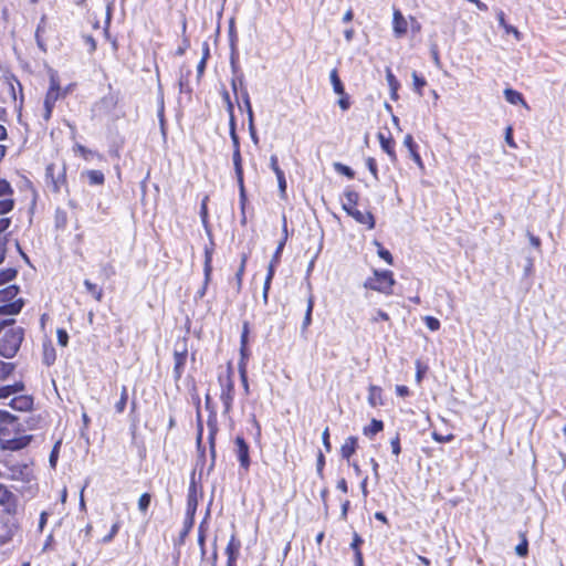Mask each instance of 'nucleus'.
Segmentation results:
<instances>
[{
	"instance_id": "nucleus-1",
	"label": "nucleus",
	"mask_w": 566,
	"mask_h": 566,
	"mask_svg": "<svg viewBox=\"0 0 566 566\" xmlns=\"http://www.w3.org/2000/svg\"><path fill=\"white\" fill-rule=\"evenodd\" d=\"M18 292H19V289L15 285H10L3 290H0V303H2V305H0V317L2 315H17L20 313L24 303H23L22 298L14 300ZM13 323H14V319H12V318H9V319L0 318V332L4 327L12 325Z\"/></svg>"
},
{
	"instance_id": "nucleus-2",
	"label": "nucleus",
	"mask_w": 566,
	"mask_h": 566,
	"mask_svg": "<svg viewBox=\"0 0 566 566\" xmlns=\"http://www.w3.org/2000/svg\"><path fill=\"white\" fill-rule=\"evenodd\" d=\"M23 336L24 331L22 327H12L7 331L0 339V355L4 358H12L18 353Z\"/></svg>"
},
{
	"instance_id": "nucleus-3",
	"label": "nucleus",
	"mask_w": 566,
	"mask_h": 566,
	"mask_svg": "<svg viewBox=\"0 0 566 566\" xmlns=\"http://www.w3.org/2000/svg\"><path fill=\"white\" fill-rule=\"evenodd\" d=\"M69 91H70V86L65 90L61 88L59 77L55 73H52L50 75V87H49L45 98H44L43 118L45 120L50 119L55 103L60 98L64 97L69 93Z\"/></svg>"
},
{
	"instance_id": "nucleus-4",
	"label": "nucleus",
	"mask_w": 566,
	"mask_h": 566,
	"mask_svg": "<svg viewBox=\"0 0 566 566\" xmlns=\"http://www.w3.org/2000/svg\"><path fill=\"white\" fill-rule=\"evenodd\" d=\"M218 381L221 387L220 400L223 403V413L228 415L232 408L234 398V382L231 370L228 369L224 374H220L218 376Z\"/></svg>"
},
{
	"instance_id": "nucleus-5",
	"label": "nucleus",
	"mask_w": 566,
	"mask_h": 566,
	"mask_svg": "<svg viewBox=\"0 0 566 566\" xmlns=\"http://www.w3.org/2000/svg\"><path fill=\"white\" fill-rule=\"evenodd\" d=\"M395 284V280L392 277V272L390 271H375L374 276L369 277L365 282V287L389 294L391 293L392 286Z\"/></svg>"
},
{
	"instance_id": "nucleus-6",
	"label": "nucleus",
	"mask_w": 566,
	"mask_h": 566,
	"mask_svg": "<svg viewBox=\"0 0 566 566\" xmlns=\"http://www.w3.org/2000/svg\"><path fill=\"white\" fill-rule=\"evenodd\" d=\"M232 159H233L235 176H237V180H238V185H239V189H240V203H241V210H242L241 222L244 224L245 220H247L245 214H244L247 196H245V188H244V184H243L242 158H241V154H240L239 144H234Z\"/></svg>"
},
{
	"instance_id": "nucleus-7",
	"label": "nucleus",
	"mask_w": 566,
	"mask_h": 566,
	"mask_svg": "<svg viewBox=\"0 0 566 566\" xmlns=\"http://www.w3.org/2000/svg\"><path fill=\"white\" fill-rule=\"evenodd\" d=\"M187 355V342L182 338L176 343L174 350V378L176 381H178L184 374Z\"/></svg>"
},
{
	"instance_id": "nucleus-8",
	"label": "nucleus",
	"mask_w": 566,
	"mask_h": 566,
	"mask_svg": "<svg viewBox=\"0 0 566 566\" xmlns=\"http://www.w3.org/2000/svg\"><path fill=\"white\" fill-rule=\"evenodd\" d=\"M0 505L4 506L8 514L14 515L18 511L17 496L0 483Z\"/></svg>"
},
{
	"instance_id": "nucleus-9",
	"label": "nucleus",
	"mask_w": 566,
	"mask_h": 566,
	"mask_svg": "<svg viewBox=\"0 0 566 566\" xmlns=\"http://www.w3.org/2000/svg\"><path fill=\"white\" fill-rule=\"evenodd\" d=\"M235 453L240 461V465L248 470L250 467L249 446L242 437L235 438Z\"/></svg>"
},
{
	"instance_id": "nucleus-10",
	"label": "nucleus",
	"mask_w": 566,
	"mask_h": 566,
	"mask_svg": "<svg viewBox=\"0 0 566 566\" xmlns=\"http://www.w3.org/2000/svg\"><path fill=\"white\" fill-rule=\"evenodd\" d=\"M392 29L397 39L402 38L408 31V21L399 10H394Z\"/></svg>"
},
{
	"instance_id": "nucleus-11",
	"label": "nucleus",
	"mask_w": 566,
	"mask_h": 566,
	"mask_svg": "<svg viewBox=\"0 0 566 566\" xmlns=\"http://www.w3.org/2000/svg\"><path fill=\"white\" fill-rule=\"evenodd\" d=\"M30 441V436H22L13 439H1V448L3 450L17 451L27 447Z\"/></svg>"
},
{
	"instance_id": "nucleus-12",
	"label": "nucleus",
	"mask_w": 566,
	"mask_h": 566,
	"mask_svg": "<svg viewBox=\"0 0 566 566\" xmlns=\"http://www.w3.org/2000/svg\"><path fill=\"white\" fill-rule=\"evenodd\" d=\"M346 212L350 217H353L358 223L366 224L368 227V229L375 228V219L370 212H368V211L363 212V211L358 210L357 208L350 209Z\"/></svg>"
},
{
	"instance_id": "nucleus-13",
	"label": "nucleus",
	"mask_w": 566,
	"mask_h": 566,
	"mask_svg": "<svg viewBox=\"0 0 566 566\" xmlns=\"http://www.w3.org/2000/svg\"><path fill=\"white\" fill-rule=\"evenodd\" d=\"M240 541H238L235 536L232 535L226 548V554L228 556L227 564H237V559L240 554Z\"/></svg>"
},
{
	"instance_id": "nucleus-14",
	"label": "nucleus",
	"mask_w": 566,
	"mask_h": 566,
	"mask_svg": "<svg viewBox=\"0 0 566 566\" xmlns=\"http://www.w3.org/2000/svg\"><path fill=\"white\" fill-rule=\"evenodd\" d=\"M33 400L30 396L21 395L11 399L9 406L19 411H28L32 408Z\"/></svg>"
},
{
	"instance_id": "nucleus-15",
	"label": "nucleus",
	"mask_w": 566,
	"mask_h": 566,
	"mask_svg": "<svg viewBox=\"0 0 566 566\" xmlns=\"http://www.w3.org/2000/svg\"><path fill=\"white\" fill-rule=\"evenodd\" d=\"M358 193L354 190H346L344 192V199L342 201L345 211L356 208L358 202Z\"/></svg>"
},
{
	"instance_id": "nucleus-16",
	"label": "nucleus",
	"mask_w": 566,
	"mask_h": 566,
	"mask_svg": "<svg viewBox=\"0 0 566 566\" xmlns=\"http://www.w3.org/2000/svg\"><path fill=\"white\" fill-rule=\"evenodd\" d=\"M357 438L348 437L340 448V453L344 459H349L356 451Z\"/></svg>"
},
{
	"instance_id": "nucleus-17",
	"label": "nucleus",
	"mask_w": 566,
	"mask_h": 566,
	"mask_svg": "<svg viewBox=\"0 0 566 566\" xmlns=\"http://www.w3.org/2000/svg\"><path fill=\"white\" fill-rule=\"evenodd\" d=\"M24 390V385L21 381H18L13 385L2 386L0 387V399L9 398L10 396L21 392Z\"/></svg>"
},
{
	"instance_id": "nucleus-18",
	"label": "nucleus",
	"mask_w": 566,
	"mask_h": 566,
	"mask_svg": "<svg viewBox=\"0 0 566 566\" xmlns=\"http://www.w3.org/2000/svg\"><path fill=\"white\" fill-rule=\"evenodd\" d=\"M276 266H277V263L270 262L269 268H268V274H266V277L264 281V285H263V301L265 304L268 303L269 291H270L271 282L274 276Z\"/></svg>"
},
{
	"instance_id": "nucleus-19",
	"label": "nucleus",
	"mask_w": 566,
	"mask_h": 566,
	"mask_svg": "<svg viewBox=\"0 0 566 566\" xmlns=\"http://www.w3.org/2000/svg\"><path fill=\"white\" fill-rule=\"evenodd\" d=\"M504 96H505V99L510 104H513V105L522 104V105L526 106V103H525L522 94L515 90H512V88L504 90Z\"/></svg>"
},
{
	"instance_id": "nucleus-20",
	"label": "nucleus",
	"mask_w": 566,
	"mask_h": 566,
	"mask_svg": "<svg viewBox=\"0 0 566 566\" xmlns=\"http://www.w3.org/2000/svg\"><path fill=\"white\" fill-rule=\"evenodd\" d=\"M497 20L500 25L505 30L506 33H512L517 41L521 40V32L513 25H510L505 22L504 12L500 11L497 13Z\"/></svg>"
},
{
	"instance_id": "nucleus-21",
	"label": "nucleus",
	"mask_w": 566,
	"mask_h": 566,
	"mask_svg": "<svg viewBox=\"0 0 566 566\" xmlns=\"http://www.w3.org/2000/svg\"><path fill=\"white\" fill-rule=\"evenodd\" d=\"M331 83L333 85V90L338 95H345V88L344 85L338 76L337 70H332L329 74Z\"/></svg>"
},
{
	"instance_id": "nucleus-22",
	"label": "nucleus",
	"mask_w": 566,
	"mask_h": 566,
	"mask_svg": "<svg viewBox=\"0 0 566 566\" xmlns=\"http://www.w3.org/2000/svg\"><path fill=\"white\" fill-rule=\"evenodd\" d=\"M368 401L373 407L381 403V389L377 386L369 387Z\"/></svg>"
},
{
	"instance_id": "nucleus-23",
	"label": "nucleus",
	"mask_w": 566,
	"mask_h": 566,
	"mask_svg": "<svg viewBox=\"0 0 566 566\" xmlns=\"http://www.w3.org/2000/svg\"><path fill=\"white\" fill-rule=\"evenodd\" d=\"M84 286L88 293L93 295V297L101 302L103 298V291L96 284L92 283L90 280L84 281Z\"/></svg>"
},
{
	"instance_id": "nucleus-24",
	"label": "nucleus",
	"mask_w": 566,
	"mask_h": 566,
	"mask_svg": "<svg viewBox=\"0 0 566 566\" xmlns=\"http://www.w3.org/2000/svg\"><path fill=\"white\" fill-rule=\"evenodd\" d=\"M86 177L88 179L90 185H103L104 184V174L99 170H88L86 171Z\"/></svg>"
},
{
	"instance_id": "nucleus-25",
	"label": "nucleus",
	"mask_w": 566,
	"mask_h": 566,
	"mask_svg": "<svg viewBox=\"0 0 566 566\" xmlns=\"http://www.w3.org/2000/svg\"><path fill=\"white\" fill-rule=\"evenodd\" d=\"M384 429V423L380 420L373 419L370 424L364 429L366 436H374Z\"/></svg>"
},
{
	"instance_id": "nucleus-26",
	"label": "nucleus",
	"mask_w": 566,
	"mask_h": 566,
	"mask_svg": "<svg viewBox=\"0 0 566 566\" xmlns=\"http://www.w3.org/2000/svg\"><path fill=\"white\" fill-rule=\"evenodd\" d=\"M127 399H128L127 387L123 386L122 387V392H120V398L118 399V401L115 405V409H116V411L118 413H122L125 410L126 403H127Z\"/></svg>"
},
{
	"instance_id": "nucleus-27",
	"label": "nucleus",
	"mask_w": 566,
	"mask_h": 566,
	"mask_svg": "<svg viewBox=\"0 0 566 566\" xmlns=\"http://www.w3.org/2000/svg\"><path fill=\"white\" fill-rule=\"evenodd\" d=\"M314 307V297L311 295L307 301V308L303 321V329H306L312 323V312Z\"/></svg>"
},
{
	"instance_id": "nucleus-28",
	"label": "nucleus",
	"mask_w": 566,
	"mask_h": 566,
	"mask_svg": "<svg viewBox=\"0 0 566 566\" xmlns=\"http://www.w3.org/2000/svg\"><path fill=\"white\" fill-rule=\"evenodd\" d=\"M223 98H224V101H226V102H227V104H228V111H229L230 116H231V130H230V133H231V137H232V140H233V142H238V137H237V135H235L234 127H233V104H232V103H231V101H230V96H229V93H228V92H224V94H223Z\"/></svg>"
},
{
	"instance_id": "nucleus-29",
	"label": "nucleus",
	"mask_w": 566,
	"mask_h": 566,
	"mask_svg": "<svg viewBox=\"0 0 566 566\" xmlns=\"http://www.w3.org/2000/svg\"><path fill=\"white\" fill-rule=\"evenodd\" d=\"M386 80L388 82V85L391 90L392 95L395 96L397 93V90L399 87V82L396 78V76L392 74L390 69H386Z\"/></svg>"
},
{
	"instance_id": "nucleus-30",
	"label": "nucleus",
	"mask_w": 566,
	"mask_h": 566,
	"mask_svg": "<svg viewBox=\"0 0 566 566\" xmlns=\"http://www.w3.org/2000/svg\"><path fill=\"white\" fill-rule=\"evenodd\" d=\"M241 98H242L243 106H244V108L248 112L249 119H250V123H251L252 122L253 112H252V106H251V103H250V97H249V93H248L247 88L242 90Z\"/></svg>"
},
{
	"instance_id": "nucleus-31",
	"label": "nucleus",
	"mask_w": 566,
	"mask_h": 566,
	"mask_svg": "<svg viewBox=\"0 0 566 566\" xmlns=\"http://www.w3.org/2000/svg\"><path fill=\"white\" fill-rule=\"evenodd\" d=\"M13 370L14 365L12 363H4L0 360V379H6Z\"/></svg>"
},
{
	"instance_id": "nucleus-32",
	"label": "nucleus",
	"mask_w": 566,
	"mask_h": 566,
	"mask_svg": "<svg viewBox=\"0 0 566 566\" xmlns=\"http://www.w3.org/2000/svg\"><path fill=\"white\" fill-rule=\"evenodd\" d=\"M17 275V270L9 268L0 272V285L13 280Z\"/></svg>"
},
{
	"instance_id": "nucleus-33",
	"label": "nucleus",
	"mask_w": 566,
	"mask_h": 566,
	"mask_svg": "<svg viewBox=\"0 0 566 566\" xmlns=\"http://www.w3.org/2000/svg\"><path fill=\"white\" fill-rule=\"evenodd\" d=\"M75 153L83 156L86 160H93L94 157H98V155H95L93 151L88 150L86 147H84L83 145H77L75 148H74Z\"/></svg>"
},
{
	"instance_id": "nucleus-34",
	"label": "nucleus",
	"mask_w": 566,
	"mask_h": 566,
	"mask_svg": "<svg viewBox=\"0 0 566 566\" xmlns=\"http://www.w3.org/2000/svg\"><path fill=\"white\" fill-rule=\"evenodd\" d=\"M211 261H212V253H211V251L206 250V260H205L206 283L209 281L210 275H211V271H212Z\"/></svg>"
},
{
	"instance_id": "nucleus-35",
	"label": "nucleus",
	"mask_w": 566,
	"mask_h": 566,
	"mask_svg": "<svg viewBox=\"0 0 566 566\" xmlns=\"http://www.w3.org/2000/svg\"><path fill=\"white\" fill-rule=\"evenodd\" d=\"M44 363L50 366L55 360V350L52 346H44V355H43Z\"/></svg>"
},
{
	"instance_id": "nucleus-36",
	"label": "nucleus",
	"mask_w": 566,
	"mask_h": 566,
	"mask_svg": "<svg viewBox=\"0 0 566 566\" xmlns=\"http://www.w3.org/2000/svg\"><path fill=\"white\" fill-rule=\"evenodd\" d=\"M375 245L378 248V255L385 260L388 264H392V255L391 253L384 249L382 245L378 242V241H375Z\"/></svg>"
},
{
	"instance_id": "nucleus-37",
	"label": "nucleus",
	"mask_w": 566,
	"mask_h": 566,
	"mask_svg": "<svg viewBox=\"0 0 566 566\" xmlns=\"http://www.w3.org/2000/svg\"><path fill=\"white\" fill-rule=\"evenodd\" d=\"M54 169H55V166L53 164L49 165L46 167V178H50L52 180V184H53V188L55 191H57L60 189V177H57L55 179L54 177Z\"/></svg>"
},
{
	"instance_id": "nucleus-38",
	"label": "nucleus",
	"mask_w": 566,
	"mask_h": 566,
	"mask_svg": "<svg viewBox=\"0 0 566 566\" xmlns=\"http://www.w3.org/2000/svg\"><path fill=\"white\" fill-rule=\"evenodd\" d=\"M248 334H249V325L248 323H244L243 325V331H242V334H241V354H242V360L244 359L245 357V348H247V343H248Z\"/></svg>"
},
{
	"instance_id": "nucleus-39",
	"label": "nucleus",
	"mask_w": 566,
	"mask_h": 566,
	"mask_svg": "<svg viewBox=\"0 0 566 566\" xmlns=\"http://www.w3.org/2000/svg\"><path fill=\"white\" fill-rule=\"evenodd\" d=\"M239 370H240V378H241V381H242V386H243L244 392L249 394V384H248V377H247V369H245V364L243 361L240 363Z\"/></svg>"
},
{
	"instance_id": "nucleus-40",
	"label": "nucleus",
	"mask_w": 566,
	"mask_h": 566,
	"mask_svg": "<svg viewBox=\"0 0 566 566\" xmlns=\"http://www.w3.org/2000/svg\"><path fill=\"white\" fill-rule=\"evenodd\" d=\"M416 144H411V143H408V144H405V147H406V150L407 153L413 158V160L419 165V166H422L421 164V159H420V156L419 154L417 153L416 150Z\"/></svg>"
},
{
	"instance_id": "nucleus-41",
	"label": "nucleus",
	"mask_w": 566,
	"mask_h": 566,
	"mask_svg": "<svg viewBox=\"0 0 566 566\" xmlns=\"http://www.w3.org/2000/svg\"><path fill=\"white\" fill-rule=\"evenodd\" d=\"M149 504H150V494H148V493L142 494V496L138 500V509L142 512H146Z\"/></svg>"
},
{
	"instance_id": "nucleus-42",
	"label": "nucleus",
	"mask_w": 566,
	"mask_h": 566,
	"mask_svg": "<svg viewBox=\"0 0 566 566\" xmlns=\"http://www.w3.org/2000/svg\"><path fill=\"white\" fill-rule=\"evenodd\" d=\"M424 323L427 325V327L434 332V331H438L440 328V322L439 319H437L436 317L433 316H426L424 317Z\"/></svg>"
},
{
	"instance_id": "nucleus-43",
	"label": "nucleus",
	"mask_w": 566,
	"mask_h": 566,
	"mask_svg": "<svg viewBox=\"0 0 566 566\" xmlns=\"http://www.w3.org/2000/svg\"><path fill=\"white\" fill-rule=\"evenodd\" d=\"M231 87H232V90H233V92H234V94H235V95L238 94V90H239V88H240V93H241V92H242V90H243V88H245V87H244V82H243V76H242V75H240V76H238V77H235V78H232V81H231Z\"/></svg>"
},
{
	"instance_id": "nucleus-44",
	"label": "nucleus",
	"mask_w": 566,
	"mask_h": 566,
	"mask_svg": "<svg viewBox=\"0 0 566 566\" xmlns=\"http://www.w3.org/2000/svg\"><path fill=\"white\" fill-rule=\"evenodd\" d=\"M13 208V200L12 199H3L0 200V214H6L9 211H11Z\"/></svg>"
},
{
	"instance_id": "nucleus-45",
	"label": "nucleus",
	"mask_w": 566,
	"mask_h": 566,
	"mask_svg": "<svg viewBox=\"0 0 566 566\" xmlns=\"http://www.w3.org/2000/svg\"><path fill=\"white\" fill-rule=\"evenodd\" d=\"M276 178H277L281 195L284 196L285 189H286V180L284 177V172L281 169H276Z\"/></svg>"
},
{
	"instance_id": "nucleus-46",
	"label": "nucleus",
	"mask_w": 566,
	"mask_h": 566,
	"mask_svg": "<svg viewBox=\"0 0 566 566\" xmlns=\"http://www.w3.org/2000/svg\"><path fill=\"white\" fill-rule=\"evenodd\" d=\"M12 195V188L10 184L4 180L0 179V197L11 196Z\"/></svg>"
},
{
	"instance_id": "nucleus-47",
	"label": "nucleus",
	"mask_w": 566,
	"mask_h": 566,
	"mask_svg": "<svg viewBox=\"0 0 566 566\" xmlns=\"http://www.w3.org/2000/svg\"><path fill=\"white\" fill-rule=\"evenodd\" d=\"M412 80L416 91L421 95V88L426 85V80L420 77L416 72L412 73Z\"/></svg>"
},
{
	"instance_id": "nucleus-48",
	"label": "nucleus",
	"mask_w": 566,
	"mask_h": 566,
	"mask_svg": "<svg viewBox=\"0 0 566 566\" xmlns=\"http://www.w3.org/2000/svg\"><path fill=\"white\" fill-rule=\"evenodd\" d=\"M17 418L8 411L0 410V422L11 424L14 423Z\"/></svg>"
},
{
	"instance_id": "nucleus-49",
	"label": "nucleus",
	"mask_w": 566,
	"mask_h": 566,
	"mask_svg": "<svg viewBox=\"0 0 566 566\" xmlns=\"http://www.w3.org/2000/svg\"><path fill=\"white\" fill-rule=\"evenodd\" d=\"M334 167H335L336 171L346 175L348 178L354 177V171L349 167H347L340 163H336L334 165Z\"/></svg>"
},
{
	"instance_id": "nucleus-50",
	"label": "nucleus",
	"mask_w": 566,
	"mask_h": 566,
	"mask_svg": "<svg viewBox=\"0 0 566 566\" xmlns=\"http://www.w3.org/2000/svg\"><path fill=\"white\" fill-rule=\"evenodd\" d=\"M284 245H285V239L281 240V242L279 243L273 256H272V260L271 262H274V263H280V259H281V254H282V251L284 249Z\"/></svg>"
},
{
	"instance_id": "nucleus-51",
	"label": "nucleus",
	"mask_w": 566,
	"mask_h": 566,
	"mask_svg": "<svg viewBox=\"0 0 566 566\" xmlns=\"http://www.w3.org/2000/svg\"><path fill=\"white\" fill-rule=\"evenodd\" d=\"M515 552L521 557H524L527 555V541H526L525 536H523L522 543H520L516 546Z\"/></svg>"
},
{
	"instance_id": "nucleus-52",
	"label": "nucleus",
	"mask_w": 566,
	"mask_h": 566,
	"mask_svg": "<svg viewBox=\"0 0 566 566\" xmlns=\"http://www.w3.org/2000/svg\"><path fill=\"white\" fill-rule=\"evenodd\" d=\"M118 530H119V523L116 522L115 524H113L109 533L103 538V542L104 543H109L115 537V535L117 534Z\"/></svg>"
},
{
	"instance_id": "nucleus-53",
	"label": "nucleus",
	"mask_w": 566,
	"mask_h": 566,
	"mask_svg": "<svg viewBox=\"0 0 566 566\" xmlns=\"http://www.w3.org/2000/svg\"><path fill=\"white\" fill-rule=\"evenodd\" d=\"M245 262H247V255L244 254L242 256V260H241V264H240V268L235 274L237 276V281H238V285L240 286L241 285V281H242V275H243V272H244V268H245Z\"/></svg>"
},
{
	"instance_id": "nucleus-54",
	"label": "nucleus",
	"mask_w": 566,
	"mask_h": 566,
	"mask_svg": "<svg viewBox=\"0 0 566 566\" xmlns=\"http://www.w3.org/2000/svg\"><path fill=\"white\" fill-rule=\"evenodd\" d=\"M390 444H391L392 453L395 455H399V453L401 451L399 436H396L394 439H391Z\"/></svg>"
},
{
	"instance_id": "nucleus-55",
	"label": "nucleus",
	"mask_w": 566,
	"mask_h": 566,
	"mask_svg": "<svg viewBox=\"0 0 566 566\" xmlns=\"http://www.w3.org/2000/svg\"><path fill=\"white\" fill-rule=\"evenodd\" d=\"M57 342L61 346L67 345L69 335L64 329H57Z\"/></svg>"
},
{
	"instance_id": "nucleus-56",
	"label": "nucleus",
	"mask_w": 566,
	"mask_h": 566,
	"mask_svg": "<svg viewBox=\"0 0 566 566\" xmlns=\"http://www.w3.org/2000/svg\"><path fill=\"white\" fill-rule=\"evenodd\" d=\"M337 103L343 111H347L350 105L348 95L346 93L345 95H340V98Z\"/></svg>"
},
{
	"instance_id": "nucleus-57",
	"label": "nucleus",
	"mask_w": 566,
	"mask_h": 566,
	"mask_svg": "<svg viewBox=\"0 0 566 566\" xmlns=\"http://www.w3.org/2000/svg\"><path fill=\"white\" fill-rule=\"evenodd\" d=\"M432 438H433L434 441L440 442V443L441 442H449V441H451L453 439V434L441 436V434H439L437 432H433L432 433Z\"/></svg>"
},
{
	"instance_id": "nucleus-58",
	"label": "nucleus",
	"mask_w": 566,
	"mask_h": 566,
	"mask_svg": "<svg viewBox=\"0 0 566 566\" xmlns=\"http://www.w3.org/2000/svg\"><path fill=\"white\" fill-rule=\"evenodd\" d=\"M373 322L389 321V316L386 312L378 310L371 318Z\"/></svg>"
},
{
	"instance_id": "nucleus-59",
	"label": "nucleus",
	"mask_w": 566,
	"mask_h": 566,
	"mask_svg": "<svg viewBox=\"0 0 566 566\" xmlns=\"http://www.w3.org/2000/svg\"><path fill=\"white\" fill-rule=\"evenodd\" d=\"M322 440H323V444H324L326 451L327 452L331 451V442H329V431H328V428H326L323 431Z\"/></svg>"
},
{
	"instance_id": "nucleus-60",
	"label": "nucleus",
	"mask_w": 566,
	"mask_h": 566,
	"mask_svg": "<svg viewBox=\"0 0 566 566\" xmlns=\"http://www.w3.org/2000/svg\"><path fill=\"white\" fill-rule=\"evenodd\" d=\"M366 164L368 166V169L370 170V172L377 177V165H376V160L371 157H368L366 159Z\"/></svg>"
},
{
	"instance_id": "nucleus-61",
	"label": "nucleus",
	"mask_w": 566,
	"mask_h": 566,
	"mask_svg": "<svg viewBox=\"0 0 566 566\" xmlns=\"http://www.w3.org/2000/svg\"><path fill=\"white\" fill-rule=\"evenodd\" d=\"M382 151H385L391 159H395L394 144H380Z\"/></svg>"
},
{
	"instance_id": "nucleus-62",
	"label": "nucleus",
	"mask_w": 566,
	"mask_h": 566,
	"mask_svg": "<svg viewBox=\"0 0 566 566\" xmlns=\"http://www.w3.org/2000/svg\"><path fill=\"white\" fill-rule=\"evenodd\" d=\"M361 543H363V539L360 538V536L357 533H355L353 542L350 544V546L355 551V553H357V549H359V546Z\"/></svg>"
},
{
	"instance_id": "nucleus-63",
	"label": "nucleus",
	"mask_w": 566,
	"mask_h": 566,
	"mask_svg": "<svg viewBox=\"0 0 566 566\" xmlns=\"http://www.w3.org/2000/svg\"><path fill=\"white\" fill-rule=\"evenodd\" d=\"M59 446H60V442H57L54 446V448H53V450H52V452L50 454V463H51L52 467H55V463H56V460H57V452H59L57 449H59Z\"/></svg>"
},
{
	"instance_id": "nucleus-64",
	"label": "nucleus",
	"mask_w": 566,
	"mask_h": 566,
	"mask_svg": "<svg viewBox=\"0 0 566 566\" xmlns=\"http://www.w3.org/2000/svg\"><path fill=\"white\" fill-rule=\"evenodd\" d=\"M396 392L397 395H399L400 397H406L409 395V389L408 387L406 386H402V385H398L396 386Z\"/></svg>"
}]
</instances>
